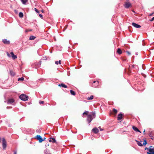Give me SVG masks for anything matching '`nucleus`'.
Listing matches in <instances>:
<instances>
[{
	"label": "nucleus",
	"instance_id": "1",
	"mask_svg": "<svg viewBox=\"0 0 154 154\" xmlns=\"http://www.w3.org/2000/svg\"><path fill=\"white\" fill-rule=\"evenodd\" d=\"M95 112H92L91 114L88 115L87 121L88 123H90L93 119L95 117Z\"/></svg>",
	"mask_w": 154,
	"mask_h": 154
},
{
	"label": "nucleus",
	"instance_id": "2",
	"mask_svg": "<svg viewBox=\"0 0 154 154\" xmlns=\"http://www.w3.org/2000/svg\"><path fill=\"white\" fill-rule=\"evenodd\" d=\"M124 6L125 8H128L132 7L131 3L130 2L129 0H126L124 2Z\"/></svg>",
	"mask_w": 154,
	"mask_h": 154
},
{
	"label": "nucleus",
	"instance_id": "3",
	"mask_svg": "<svg viewBox=\"0 0 154 154\" xmlns=\"http://www.w3.org/2000/svg\"><path fill=\"white\" fill-rule=\"evenodd\" d=\"M19 98L21 100L26 101L28 99V96L26 95L25 94H22L19 96Z\"/></svg>",
	"mask_w": 154,
	"mask_h": 154
},
{
	"label": "nucleus",
	"instance_id": "4",
	"mask_svg": "<svg viewBox=\"0 0 154 154\" xmlns=\"http://www.w3.org/2000/svg\"><path fill=\"white\" fill-rule=\"evenodd\" d=\"M145 149H147L148 150V152H147V154H154V148H149L146 147Z\"/></svg>",
	"mask_w": 154,
	"mask_h": 154
},
{
	"label": "nucleus",
	"instance_id": "5",
	"mask_svg": "<svg viewBox=\"0 0 154 154\" xmlns=\"http://www.w3.org/2000/svg\"><path fill=\"white\" fill-rule=\"evenodd\" d=\"M2 147L3 149H5L7 146L6 142L4 138H2Z\"/></svg>",
	"mask_w": 154,
	"mask_h": 154
},
{
	"label": "nucleus",
	"instance_id": "6",
	"mask_svg": "<svg viewBox=\"0 0 154 154\" xmlns=\"http://www.w3.org/2000/svg\"><path fill=\"white\" fill-rule=\"evenodd\" d=\"M35 138L36 139L38 140L39 142V143H41L42 142V138L40 135H37Z\"/></svg>",
	"mask_w": 154,
	"mask_h": 154
},
{
	"label": "nucleus",
	"instance_id": "7",
	"mask_svg": "<svg viewBox=\"0 0 154 154\" xmlns=\"http://www.w3.org/2000/svg\"><path fill=\"white\" fill-rule=\"evenodd\" d=\"M41 63H40L36 62V63H35L33 65V66H35V68L36 69H37L41 65Z\"/></svg>",
	"mask_w": 154,
	"mask_h": 154
},
{
	"label": "nucleus",
	"instance_id": "8",
	"mask_svg": "<svg viewBox=\"0 0 154 154\" xmlns=\"http://www.w3.org/2000/svg\"><path fill=\"white\" fill-rule=\"evenodd\" d=\"M132 25L134 27L137 28H139L141 27V26L140 25L137 24L135 23H132Z\"/></svg>",
	"mask_w": 154,
	"mask_h": 154
},
{
	"label": "nucleus",
	"instance_id": "9",
	"mask_svg": "<svg viewBox=\"0 0 154 154\" xmlns=\"http://www.w3.org/2000/svg\"><path fill=\"white\" fill-rule=\"evenodd\" d=\"M2 42L5 44H9L10 43V41L9 40H8L7 39H3L2 40Z\"/></svg>",
	"mask_w": 154,
	"mask_h": 154
},
{
	"label": "nucleus",
	"instance_id": "10",
	"mask_svg": "<svg viewBox=\"0 0 154 154\" xmlns=\"http://www.w3.org/2000/svg\"><path fill=\"white\" fill-rule=\"evenodd\" d=\"M92 131L95 134H97L99 132V130L96 128H94L92 130Z\"/></svg>",
	"mask_w": 154,
	"mask_h": 154
},
{
	"label": "nucleus",
	"instance_id": "11",
	"mask_svg": "<svg viewBox=\"0 0 154 154\" xmlns=\"http://www.w3.org/2000/svg\"><path fill=\"white\" fill-rule=\"evenodd\" d=\"M14 102V100L13 99H9L7 101L8 104H11Z\"/></svg>",
	"mask_w": 154,
	"mask_h": 154
},
{
	"label": "nucleus",
	"instance_id": "12",
	"mask_svg": "<svg viewBox=\"0 0 154 154\" xmlns=\"http://www.w3.org/2000/svg\"><path fill=\"white\" fill-rule=\"evenodd\" d=\"M123 115V114L121 113H120L118 115V117L117 118V120H120L122 119V116Z\"/></svg>",
	"mask_w": 154,
	"mask_h": 154
},
{
	"label": "nucleus",
	"instance_id": "13",
	"mask_svg": "<svg viewBox=\"0 0 154 154\" xmlns=\"http://www.w3.org/2000/svg\"><path fill=\"white\" fill-rule=\"evenodd\" d=\"M11 56L13 60H15L17 58V57L16 55H15L13 52H11L10 53Z\"/></svg>",
	"mask_w": 154,
	"mask_h": 154
},
{
	"label": "nucleus",
	"instance_id": "14",
	"mask_svg": "<svg viewBox=\"0 0 154 154\" xmlns=\"http://www.w3.org/2000/svg\"><path fill=\"white\" fill-rule=\"evenodd\" d=\"M133 129L135 131L137 132H139L140 133H141V132L136 127L133 126L132 127Z\"/></svg>",
	"mask_w": 154,
	"mask_h": 154
},
{
	"label": "nucleus",
	"instance_id": "15",
	"mask_svg": "<svg viewBox=\"0 0 154 154\" xmlns=\"http://www.w3.org/2000/svg\"><path fill=\"white\" fill-rule=\"evenodd\" d=\"M60 87H62L64 88H67V86L63 83H62L61 84H59L58 85Z\"/></svg>",
	"mask_w": 154,
	"mask_h": 154
},
{
	"label": "nucleus",
	"instance_id": "16",
	"mask_svg": "<svg viewBox=\"0 0 154 154\" xmlns=\"http://www.w3.org/2000/svg\"><path fill=\"white\" fill-rule=\"evenodd\" d=\"M117 53L119 54H121L122 53V51L120 48H118L117 49Z\"/></svg>",
	"mask_w": 154,
	"mask_h": 154
},
{
	"label": "nucleus",
	"instance_id": "17",
	"mask_svg": "<svg viewBox=\"0 0 154 154\" xmlns=\"http://www.w3.org/2000/svg\"><path fill=\"white\" fill-rule=\"evenodd\" d=\"M136 141L137 142V143L138 144V145L140 146H143V145L142 143H141L139 141H138V140H136Z\"/></svg>",
	"mask_w": 154,
	"mask_h": 154
},
{
	"label": "nucleus",
	"instance_id": "18",
	"mask_svg": "<svg viewBox=\"0 0 154 154\" xmlns=\"http://www.w3.org/2000/svg\"><path fill=\"white\" fill-rule=\"evenodd\" d=\"M44 154H51V153L49 152L47 149H45L44 151Z\"/></svg>",
	"mask_w": 154,
	"mask_h": 154
},
{
	"label": "nucleus",
	"instance_id": "19",
	"mask_svg": "<svg viewBox=\"0 0 154 154\" xmlns=\"http://www.w3.org/2000/svg\"><path fill=\"white\" fill-rule=\"evenodd\" d=\"M98 84V82L97 81V83L95 85H94V84H92V86L93 87L97 88V85Z\"/></svg>",
	"mask_w": 154,
	"mask_h": 154
},
{
	"label": "nucleus",
	"instance_id": "20",
	"mask_svg": "<svg viewBox=\"0 0 154 154\" xmlns=\"http://www.w3.org/2000/svg\"><path fill=\"white\" fill-rule=\"evenodd\" d=\"M19 16L20 18H22L23 16V14L22 12H20L19 14Z\"/></svg>",
	"mask_w": 154,
	"mask_h": 154
},
{
	"label": "nucleus",
	"instance_id": "21",
	"mask_svg": "<svg viewBox=\"0 0 154 154\" xmlns=\"http://www.w3.org/2000/svg\"><path fill=\"white\" fill-rule=\"evenodd\" d=\"M35 37L34 36L31 35L29 38L30 40H34L35 38Z\"/></svg>",
	"mask_w": 154,
	"mask_h": 154
},
{
	"label": "nucleus",
	"instance_id": "22",
	"mask_svg": "<svg viewBox=\"0 0 154 154\" xmlns=\"http://www.w3.org/2000/svg\"><path fill=\"white\" fill-rule=\"evenodd\" d=\"M70 92L71 94L72 95H75V92L74 91H73L72 90H70Z\"/></svg>",
	"mask_w": 154,
	"mask_h": 154
},
{
	"label": "nucleus",
	"instance_id": "23",
	"mask_svg": "<svg viewBox=\"0 0 154 154\" xmlns=\"http://www.w3.org/2000/svg\"><path fill=\"white\" fill-rule=\"evenodd\" d=\"M10 73L11 76H14L15 75V73L12 70L10 71Z\"/></svg>",
	"mask_w": 154,
	"mask_h": 154
},
{
	"label": "nucleus",
	"instance_id": "24",
	"mask_svg": "<svg viewBox=\"0 0 154 154\" xmlns=\"http://www.w3.org/2000/svg\"><path fill=\"white\" fill-rule=\"evenodd\" d=\"M94 97L93 95L91 96L90 97H88L87 98L88 100H91L93 99Z\"/></svg>",
	"mask_w": 154,
	"mask_h": 154
},
{
	"label": "nucleus",
	"instance_id": "25",
	"mask_svg": "<svg viewBox=\"0 0 154 154\" xmlns=\"http://www.w3.org/2000/svg\"><path fill=\"white\" fill-rule=\"evenodd\" d=\"M21 1L23 4H26V2L27 1V0H21Z\"/></svg>",
	"mask_w": 154,
	"mask_h": 154
},
{
	"label": "nucleus",
	"instance_id": "26",
	"mask_svg": "<svg viewBox=\"0 0 154 154\" xmlns=\"http://www.w3.org/2000/svg\"><path fill=\"white\" fill-rule=\"evenodd\" d=\"M52 140L51 142L53 143H56V141L55 138L53 137L52 138Z\"/></svg>",
	"mask_w": 154,
	"mask_h": 154
},
{
	"label": "nucleus",
	"instance_id": "27",
	"mask_svg": "<svg viewBox=\"0 0 154 154\" xmlns=\"http://www.w3.org/2000/svg\"><path fill=\"white\" fill-rule=\"evenodd\" d=\"M24 80V78L23 77H22L21 78H19L18 79V81H23Z\"/></svg>",
	"mask_w": 154,
	"mask_h": 154
},
{
	"label": "nucleus",
	"instance_id": "28",
	"mask_svg": "<svg viewBox=\"0 0 154 154\" xmlns=\"http://www.w3.org/2000/svg\"><path fill=\"white\" fill-rule=\"evenodd\" d=\"M61 60H60L59 61H56L55 62V63L57 64V65L59 63L60 64H61Z\"/></svg>",
	"mask_w": 154,
	"mask_h": 154
},
{
	"label": "nucleus",
	"instance_id": "29",
	"mask_svg": "<svg viewBox=\"0 0 154 154\" xmlns=\"http://www.w3.org/2000/svg\"><path fill=\"white\" fill-rule=\"evenodd\" d=\"M147 142L146 141V140H145L144 141L143 144H142L143 145H143L145 146V145H146L147 144Z\"/></svg>",
	"mask_w": 154,
	"mask_h": 154
},
{
	"label": "nucleus",
	"instance_id": "30",
	"mask_svg": "<svg viewBox=\"0 0 154 154\" xmlns=\"http://www.w3.org/2000/svg\"><path fill=\"white\" fill-rule=\"evenodd\" d=\"M41 128H40L39 129H37L36 130V132L38 133H41Z\"/></svg>",
	"mask_w": 154,
	"mask_h": 154
},
{
	"label": "nucleus",
	"instance_id": "31",
	"mask_svg": "<svg viewBox=\"0 0 154 154\" xmlns=\"http://www.w3.org/2000/svg\"><path fill=\"white\" fill-rule=\"evenodd\" d=\"M113 112L115 114L117 112V110L114 108L113 109Z\"/></svg>",
	"mask_w": 154,
	"mask_h": 154
},
{
	"label": "nucleus",
	"instance_id": "32",
	"mask_svg": "<svg viewBox=\"0 0 154 154\" xmlns=\"http://www.w3.org/2000/svg\"><path fill=\"white\" fill-rule=\"evenodd\" d=\"M149 136L150 137V138L152 140H153L154 139V137L151 135V134H149Z\"/></svg>",
	"mask_w": 154,
	"mask_h": 154
},
{
	"label": "nucleus",
	"instance_id": "33",
	"mask_svg": "<svg viewBox=\"0 0 154 154\" xmlns=\"http://www.w3.org/2000/svg\"><path fill=\"white\" fill-rule=\"evenodd\" d=\"M34 10H35V12L37 13H39V11H38V10L36 8H34Z\"/></svg>",
	"mask_w": 154,
	"mask_h": 154
},
{
	"label": "nucleus",
	"instance_id": "34",
	"mask_svg": "<svg viewBox=\"0 0 154 154\" xmlns=\"http://www.w3.org/2000/svg\"><path fill=\"white\" fill-rule=\"evenodd\" d=\"M88 113V111H85L83 113V115H84V114L87 115Z\"/></svg>",
	"mask_w": 154,
	"mask_h": 154
},
{
	"label": "nucleus",
	"instance_id": "35",
	"mask_svg": "<svg viewBox=\"0 0 154 154\" xmlns=\"http://www.w3.org/2000/svg\"><path fill=\"white\" fill-rule=\"evenodd\" d=\"M126 52H127V53L128 54V55H131V54L130 52H129V51H126Z\"/></svg>",
	"mask_w": 154,
	"mask_h": 154
},
{
	"label": "nucleus",
	"instance_id": "36",
	"mask_svg": "<svg viewBox=\"0 0 154 154\" xmlns=\"http://www.w3.org/2000/svg\"><path fill=\"white\" fill-rule=\"evenodd\" d=\"M44 103V101H39V104H43Z\"/></svg>",
	"mask_w": 154,
	"mask_h": 154
},
{
	"label": "nucleus",
	"instance_id": "37",
	"mask_svg": "<svg viewBox=\"0 0 154 154\" xmlns=\"http://www.w3.org/2000/svg\"><path fill=\"white\" fill-rule=\"evenodd\" d=\"M52 138H53L52 137H50V140H49V142H51L52 141Z\"/></svg>",
	"mask_w": 154,
	"mask_h": 154
},
{
	"label": "nucleus",
	"instance_id": "38",
	"mask_svg": "<svg viewBox=\"0 0 154 154\" xmlns=\"http://www.w3.org/2000/svg\"><path fill=\"white\" fill-rule=\"evenodd\" d=\"M39 16L41 18L43 19V16L41 14H39Z\"/></svg>",
	"mask_w": 154,
	"mask_h": 154
},
{
	"label": "nucleus",
	"instance_id": "39",
	"mask_svg": "<svg viewBox=\"0 0 154 154\" xmlns=\"http://www.w3.org/2000/svg\"><path fill=\"white\" fill-rule=\"evenodd\" d=\"M14 154H17V151L16 150L14 151Z\"/></svg>",
	"mask_w": 154,
	"mask_h": 154
},
{
	"label": "nucleus",
	"instance_id": "40",
	"mask_svg": "<svg viewBox=\"0 0 154 154\" xmlns=\"http://www.w3.org/2000/svg\"><path fill=\"white\" fill-rule=\"evenodd\" d=\"M154 20V17H153L150 20V21H152Z\"/></svg>",
	"mask_w": 154,
	"mask_h": 154
},
{
	"label": "nucleus",
	"instance_id": "41",
	"mask_svg": "<svg viewBox=\"0 0 154 154\" xmlns=\"http://www.w3.org/2000/svg\"><path fill=\"white\" fill-rule=\"evenodd\" d=\"M7 56L8 57H10V54L8 53H7Z\"/></svg>",
	"mask_w": 154,
	"mask_h": 154
},
{
	"label": "nucleus",
	"instance_id": "42",
	"mask_svg": "<svg viewBox=\"0 0 154 154\" xmlns=\"http://www.w3.org/2000/svg\"><path fill=\"white\" fill-rule=\"evenodd\" d=\"M45 139H46L45 137H44L43 138H42V141L45 140Z\"/></svg>",
	"mask_w": 154,
	"mask_h": 154
},
{
	"label": "nucleus",
	"instance_id": "43",
	"mask_svg": "<svg viewBox=\"0 0 154 154\" xmlns=\"http://www.w3.org/2000/svg\"><path fill=\"white\" fill-rule=\"evenodd\" d=\"M103 129H102V128H100V131H103Z\"/></svg>",
	"mask_w": 154,
	"mask_h": 154
},
{
	"label": "nucleus",
	"instance_id": "44",
	"mask_svg": "<svg viewBox=\"0 0 154 154\" xmlns=\"http://www.w3.org/2000/svg\"><path fill=\"white\" fill-rule=\"evenodd\" d=\"M153 14V13H152V14H150L149 15V16H151Z\"/></svg>",
	"mask_w": 154,
	"mask_h": 154
},
{
	"label": "nucleus",
	"instance_id": "45",
	"mask_svg": "<svg viewBox=\"0 0 154 154\" xmlns=\"http://www.w3.org/2000/svg\"><path fill=\"white\" fill-rule=\"evenodd\" d=\"M93 83H94V84L95 83H96V81H94L93 82Z\"/></svg>",
	"mask_w": 154,
	"mask_h": 154
},
{
	"label": "nucleus",
	"instance_id": "46",
	"mask_svg": "<svg viewBox=\"0 0 154 154\" xmlns=\"http://www.w3.org/2000/svg\"><path fill=\"white\" fill-rule=\"evenodd\" d=\"M150 148H154L152 146H150Z\"/></svg>",
	"mask_w": 154,
	"mask_h": 154
},
{
	"label": "nucleus",
	"instance_id": "47",
	"mask_svg": "<svg viewBox=\"0 0 154 154\" xmlns=\"http://www.w3.org/2000/svg\"><path fill=\"white\" fill-rule=\"evenodd\" d=\"M42 12H43L44 11H43V10H42Z\"/></svg>",
	"mask_w": 154,
	"mask_h": 154
},
{
	"label": "nucleus",
	"instance_id": "48",
	"mask_svg": "<svg viewBox=\"0 0 154 154\" xmlns=\"http://www.w3.org/2000/svg\"><path fill=\"white\" fill-rule=\"evenodd\" d=\"M7 109H8V107H7Z\"/></svg>",
	"mask_w": 154,
	"mask_h": 154
},
{
	"label": "nucleus",
	"instance_id": "49",
	"mask_svg": "<svg viewBox=\"0 0 154 154\" xmlns=\"http://www.w3.org/2000/svg\"><path fill=\"white\" fill-rule=\"evenodd\" d=\"M145 130H144V131H143V132H145Z\"/></svg>",
	"mask_w": 154,
	"mask_h": 154
},
{
	"label": "nucleus",
	"instance_id": "50",
	"mask_svg": "<svg viewBox=\"0 0 154 154\" xmlns=\"http://www.w3.org/2000/svg\"><path fill=\"white\" fill-rule=\"evenodd\" d=\"M47 145L49 146V144H47Z\"/></svg>",
	"mask_w": 154,
	"mask_h": 154
}]
</instances>
